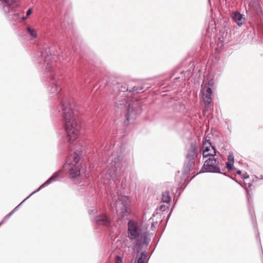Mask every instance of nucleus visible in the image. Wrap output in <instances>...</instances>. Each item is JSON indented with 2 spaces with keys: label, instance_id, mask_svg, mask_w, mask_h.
<instances>
[{
  "label": "nucleus",
  "instance_id": "obj_14",
  "mask_svg": "<svg viewBox=\"0 0 263 263\" xmlns=\"http://www.w3.org/2000/svg\"><path fill=\"white\" fill-rule=\"evenodd\" d=\"M171 197L170 195V193L168 191H165L163 193L162 200L163 202L169 203L171 201Z\"/></svg>",
  "mask_w": 263,
  "mask_h": 263
},
{
  "label": "nucleus",
  "instance_id": "obj_23",
  "mask_svg": "<svg viewBox=\"0 0 263 263\" xmlns=\"http://www.w3.org/2000/svg\"><path fill=\"white\" fill-rule=\"evenodd\" d=\"M34 193L32 192L28 197H27L25 200H23V201H25V200L27 199L28 197H29L31 195H32Z\"/></svg>",
  "mask_w": 263,
  "mask_h": 263
},
{
  "label": "nucleus",
  "instance_id": "obj_18",
  "mask_svg": "<svg viewBox=\"0 0 263 263\" xmlns=\"http://www.w3.org/2000/svg\"><path fill=\"white\" fill-rule=\"evenodd\" d=\"M115 263H123L122 258L119 256H117L115 259Z\"/></svg>",
  "mask_w": 263,
  "mask_h": 263
},
{
  "label": "nucleus",
  "instance_id": "obj_20",
  "mask_svg": "<svg viewBox=\"0 0 263 263\" xmlns=\"http://www.w3.org/2000/svg\"><path fill=\"white\" fill-rule=\"evenodd\" d=\"M228 161H232L234 162V158L232 156L229 155L228 156Z\"/></svg>",
  "mask_w": 263,
  "mask_h": 263
},
{
  "label": "nucleus",
  "instance_id": "obj_10",
  "mask_svg": "<svg viewBox=\"0 0 263 263\" xmlns=\"http://www.w3.org/2000/svg\"><path fill=\"white\" fill-rule=\"evenodd\" d=\"M95 220L97 224L106 226H109L110 222V219L106 215L97 216Z\"/></svg>",
  "mask_w": 263,
  "mask_h": 263
},
{
  "label": "nucleus",
  "instance_id": "obj_3",
  "mask_svg": "<svg viewBox=\"0 0 263 263\" xmlns=\"http://www.w3.org/2000/svg\"><path fill=\"white\" fill-rule=\"evenodd\" d=\"M74 151L69 157L64 168L67 172L68 177L72 180L80 177L82 167V145L79 143L74 147Z\"/></svg>",
  "mask_w": 263,
  "mask_h": 263
},
{
  "label": "nucleus",
  "instance_id": "obj_22",
  "mask_svg": "<svg viewBox=\"0 0 263 263\" xmlns=\"http://www.w3.org/2000/svg\"><path fill=\"white\" fill-rule=\"evenodd\" d=\"M115 205H116V203H115V202L114 203V202H111V203H110V206H111V207H114V206H115Z\"/></svg>",
  "mask_w": 263,
  "mask_h": 263
},
{
  "label": "nucleus",
  "instance_id": "obj_7",
  "mask_svg": "<svg viewBox=\"0 0 263 263\" xmlns=\"http://www.w3.org/2000/svg\"><path fill=\"white\" fill-rule=\"evenodd\" d=\"M119 202H120V209L118 210V212L121 216L124 217L130 212V199L127 196H121L119 199Z\"/></svg>",
  "mask_w": 263,
  "mask_h": 263
},
{
  "label": "nucleus",
  "instance_id": "obj_27",
  "mask_svg": "<svg viewBox=\"0 0 263 263\" xmlns=\"http://www.w3.org/2000/svg\"><path fill=\"white\" fill-rule=\"evenodd\" d=\"M237 173L238 174H241V171H238Z\"/></svg>",
  "mask_w": 263,
  "mask_h": 263
},
{
  "label": "nucleus",
  "instance_id": "obj_1",
  "mask_svg": "<svg viewBox=\"0 0 263 263\" xmlns=\"http://www.w3.org/2000/svg\"><path fill=\"white\" fill-rule=\"evenodd\" d=\"M63 127L70 142L74 141L80 136L81 129V108L71 106L67 100L61 101Z\"/></svg>",
  "mask_w": 263,
  "mask_h": 263
},
{
  "label": "nucleus",
  "instance_id": "obj_5",
  "mask_svg": "<svg viewBox=\"0 0 263 263\" xmlns=\"http://www.w3.org/2000/svg\"><path fill=\"white\" fill-rule=\"evenodd\" d=\"M198 146L195 143H192L187 150L184 166V172L188 173L194 168L195 159L198 156Z\"/></svg>",
  "mask_w": 263,
  "mask_h": 263
},
{
  "label": "nucleus",
  "instance_id": "obj_17",
  "mask_svg": "<svg viewBox=\"0 0 263 263\" xmlns=\"http://www.w3.org/2000/svg\"><path fill=\"white\" fill-rule=\"evenodd\" d=\"M233 163L234 162L232 161H228V162L227 163L226 166L229 170H233L234 169Z\"/></svg>",
  "mask_w": 263,
  "mask_h": 263
},
{
  "label": "nucleus",
  "instance_id": "obj_31",
  "mask_svg": "<svg viewBox=\"0 0 263 263\" xmlns=\"http://www.w3.org/2000/svg\"><path fill=\"white\" fill-rule=\"evenodd\" d=\"M3 222H4V221H2L0 223V226H1V224H2V223H3Z\"/></svg>",
  "mask_w": 263,
  "mask_h": 263
},
{
  "label": "nucleus",
  "instance_id": "obj_24",
  "mask_svg": "<svg viewBox=\"0 0 263 263\" xmlns=\"http://www.w3.org/2000/svg\"><path fill=\"white\" fill-rule=\"evenodd\" d=\"M17 207H16L13 211H12L11 212L13 213L15 212V210L16 209H17Z\"/></svg>",
  "mask_w": 263,
  "mask_h": 263
},
{
  "label": "nucleus",
  "instance_id": "obj_25",
  "mask_svg": "<svg viewBox=\"0 0 263 263\" xmlns=\"http://www.w3.org/2000/svg\"><path fill=\"white\" fill-rule=\"evenodd\" d=\"M17 207H16L13 211H12L11 212L13 213L15 212V210L16 209H17Z\"/></svg>",
  "mask_w": 263,
  "mask_h": 263
},
{
  "label": "nucleus",
  "instance_id": "obj_6",
  "mask_svg": "<svg viewBox=\"0 0 263 263\" xmlns=\"http://www.w3.org/2000/svg\"><path fill=\"white\" fill-rule=\"evenodd\" d=\"M214 86V81L212 79L210 80L208 83L203 82L201 85V95L205 105L208 106L212 101Z\"/></svg>",
  "mask_w": 263,
  "mask_h": 263
},
{
  "label": "nucleus",
  "instance_id": "obj_2",
  "mask_svg": "<svg viewBox=\"0 0 263 263\" xmlns=\"http://www.w3.org/2000/svg\"><path fill=\"white\" fill-rule=\"evenodd\" d=\"M48 59L46 60L47 62ZM46 70L47 72L48 85L47 89L49 93L53 95L59 93L62 90L64 78L55 61L47 62Z\"/></svg>",
  "mask_w": 263,
  "mask_h": 263
},
{
  "label": "nucleus",
  "instance_id": "obj_8",
  "mask_svg": "<svg viewBox=\"0 0 263 263\" xmlns=\"http://www.w3.org/2000/svg\"><path fill=\"white\" fill-rule=\"evenodd\" d=\"M203 172L219 173L220 168L216 163V160L214 157H210L206 160L202 168Z\"/></svg>",
  "mask_w": 263,
  "mask_h": 263
},
{
  "label": "nucleus",
  "instance_id": "obj_29",
  "mask_svg": "<svg viewBox=\"0 0 263 263\" xmlns=\"http://www.w3.org/2000/svg\"><path fill=\"white\" fill-rule=\"evenodd\" d=\"M160 209H161V210H162L163 209H164V207H163V206H161Z\"/></svg>",
  "mask_w": 263,
  "mask_h": 263
},
{
  "label": "nucleus",
  "instance_id": "obj_9",
  "mask_svg": "<svg viewBox=\"0 0 263 263\" xmlns=\"http://www.w3.org/2000/svg\"><path fill=\"white\" fill-rule=\"evenodd\" d=\"M202 149L203 157H214L216 154V151L214 147L208 140H205L203 142Z\"/></svg>",
  "mask_w": 263,
  "mask_h": 263
},
{
  "label": "nucleus",
  "instance_id": "obj_19",
  "mask_svg": "<svg viewBox=\"0 0 263 263\" xmlns=\"http://www.w3.org/2000/svg\"><path fill=\"white\" fill-rule=\"evenodd\" d=\"M32 12V10L31 8H29L27 11V16L26 17H24V19H25L27 16L30 15Z\"/></svg>",
  "mask_w": 263,
  "mask_h": 263
},
{
  "label": "nucleus",
  "instance_id": "obj_13",
  "mask_svg": "<svg viewBox=\"0 0 263 263\" xmlns=\"http://www.w3.org/2000/svg\"><path fill=\"white\" fill-rule=\"evenodd\" d=\"M58 176V173H56L54 174H53L51 177H50L44 184H43L39 189H37L36 190L33 192V193H35L37 191H39L41 187H42L44 186L48 185L50 184L51 182L54 181L56 179V178Z\"/></svg>",
  "mask_w": 263,
  "mask_h": 263
},
{
  "label": "nucleus",
  "instance_id": "obj_28",
  "mask_svg": "<svg viewBox=\"0 0 263 263\" xmlns=\"http://www.w3.org/2000/svg\"><path fill=\"white\" fill-rule=\"evenodd\" d=\"M133 90H137V88H135V87H134Z\"/></svg>",
  "mask_w": 263,
  "mask_h": 263
},
{
  "label": "nucleus",
  "instance_id": "obj_4",
  "mask_svg": "<svg viewBox=\"0 0 263 263\" xmlns=\"http://www.w3.org/2000/svg\"><path fill=\"white\" fill-rule=\"evenodd\" d=\"M127 234L130 240H136V246L138 247L148 243L146 235L142 233L138 223L133 220H129L128 223Z\"/></svg>",
  "mask_w": 263,
  "mask_h": 263
},
{
  "label": "nucleus",
  "instance_id": "obj_21",
  "mask_svg": "<svg viewBox=\"0 0 263 263\" xmlns=\"http://www.w3.org/2000/svg\"><path fill=\"white\" fill-rule=\"evenodd\" d=\"M12 214H13V213L12 212H11L5 218H9Z\"/></svg>",
  "mask_w": 263,
  "mask_h": 263
},
{
  "label": "nucleus",
  "instance_id": "obj_15",
  "mask_svg": "<svg viewBox=\"0 0 263 263\" xmlns=\"http://www.w3.org/2000/svg\"><path fill=\"white\" fill-rule=\"evenodd\" d=\"M27 30L29 33L30 35L33 38L35 39L37 37V34L35 29L30 27H28Z\"/></svg>",
  "mask_w": 263,
  "mask_h": 263
},
{
  "label": "nucleus",
  "instance_id": "obj_30",
  "mask_svg": "<svg viewBox=\"0 0 263 263\" xmlns=\"http://www.w3.org/2000/svg\"><path fill=\"white\" fill-rule=\"evenodd\" d=\"M160 209H161V210H162L163 209H164V207H163V206H161Z\"/></svg>",
  "mask_w": 263,
  "mask_h": 263
},
{
  "label": "nucleus",
  "instance_id": "obj_12",
  "mask_svg": "<svg viewBox=\"0 0 263 263\" xmlns=\"http://www.w3.org/2000/svg\"><path fill=\"white\" fill-rule=\"evenodd\" d=\"M232 18L239 26L243 23V16L240 13L235 12L232 14Z\"/></svg>",
  "mask_w": 263,
  "mask_h": 263
},
{
  "label": "nucleus",
  "instance_id": "obj_11",
  "mask_svg": "<svg viewBox=\"0 0 263 263\" xmlns=\"http://www.w3.org/2000/svg\"><path fill=\"white\" fill-rule=\"evenodd\" d=\"M126 119L127 121H129L130 119H134L136 117V114L135 110L134 109L131 104L128 105L127 108V113L125 115Z\"/></svg>",
  "mask_w": 263,
  "mask_h": 263
},
{
  "label": "nucleus",
  "instance_id": "obj_26",
  "mask_svg": "<svg viewBox=\"0 0 263 263\" xmlns=\"http://www.w3.org/2000/svg\"><path fill=\"white\" fill-rule=\"evenodd\" d=\"M17 207H16L13 211H12L11 212L13 213L15 212V210L16 209H17Z\"/></svg>",
  "mask_w": 263,
  "mask_h": 263
},
{
  "label": "nucleus",
  "instance_id": "obj_16",
  "mask_svg": "<svg viewBox=\"0 0 263 263\" xmlns=\"http://www.w3.org/2000/svg\"><path fill=\"white\" fill-rule=\"evenodd\" d=\"M146 257L147 256L145 253L144 252L141 253L140 257L138 258V263H144Z\"/></svg>",
  "mask_w": 263,
  "mask_h": 263
}]
</instances>
